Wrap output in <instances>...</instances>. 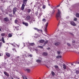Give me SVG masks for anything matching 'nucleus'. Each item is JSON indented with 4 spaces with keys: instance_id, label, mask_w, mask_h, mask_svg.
Wrapping results in <instances>:
<instances>
[{
    "instance_id": "46",
    "label": "nucleus",
    "mask_w": 79,
    "mask_h": 79,
    "mask_svg": "<svg viewBox=\"0 0 79 79\" xmlns=\"http://www.w3.org/2000/svg\"><path fill=\"white\" fill-rule=\"evenodd\" d=\"M2 43H0V47H1V46H2Z\"/></svg>"
},
{
    "instance_id": "18",
    "label": "nucleus",
    "mask_w": 79,
    "mask_h": 79,
    "mask_svg": "<svg viewBox=\"0 0 79 79\" xmlns=\"http://www.w3.org/2000/svg\"><path fill=\"white\" fill-rule=\"evenodd\" d=\"M44 42H45V40H41L40 41V43H44Z\"/></svg>"
},
{
    "instance_id": "50",
    "label": "nucleus",
    "mask_w": 79,
    "mask_h": 79,
    "mask_svg": "<svg viewBox=\"0 0 79 79\" xmlns=\"http://www.w3.org/2000/svg\"><path fill=\"white\" fill-rule=\"evenodd\" d=\"M12 50H14V51H15V52H16V49H13Z\"/></svg>"
},
{
    "instance_id": "15",
    "label": "nucleus",
    "mask_w": 79,
    "mask_h": 79,
    "mask_svg": "<svg viewBox=\"0 0 79 79\" xmlns=\"http://www.w3.org/2000/svg\"><path fill=\"white\" fill-rule=\"evenodd\" d=\"M4 74L7 76H9V74L7 72H4Z\"/></svg>"
},
{
    "instance_id": "45",
    "label": "nucleus",
    "mask_w": 79,
    "mask_h": 79,
    "mask_svg": "<svg viewBox=\"0 0 79 79\" xmlns=\"http://www.w3.org/2000/svg\"><path fill=\"white\" fill-rule=\"evenodd\" d=\"M29 56H30V57H32V55L31 54H30V55L29 54Z\"/></svg>"
},
{
    "instance_id": "40",
    "label": "nucleus",
    "mask_w": 79,
    "mask_h": 79,
    "mask_svg": "<svg viewBox=\"0 0 79 79\" xmlns=\"http://www.w3.org/2000/svg\"><path fill=\"white\" fill-rule=\"evenodd\" d=\"M57 53L58 54H59V55H60V51H57Z\"/></svg>"
},
{
    "instance_id": "43",
    "label": "nucleus",
    "mask_w": 79,
    "mask_h": 79,
    "mask_svg": "<svg viewBox=\"0 0 79 79\" xmlns=\"http://www.w3.org/2000/svg\"><path fill=\"white\" fill-rule=\"evenodd\" d=\"M74 21H77V18H74Z\"/></svg>"
},
{
    "instance_id": "31",
    "label": "nucleus",
    "mask_w": 79,
    "mask_h": 79,
    "mask_svg": "<svg viewBox=\"0 0 79 79\" xmlns=\"http://www.w3.org/2000/svg\"><path fill=\"white\" fill-rule=\"evenodd\" d=\"M38 48H43V46H38Z\"/></svg>"
},
{
    "instance_id": "53",
    "label": "nucleus",
    "mask_w": 79,
    "mask_h": 79,
    "mask_svg": "<svg viewBox=\"0 0 79 79\" xmlns=\"http://www.w3.org/2000/svg\"><path fill=\"white\" fill-rule=\"evenodd\" d=\"M22 77H23V79H25L24 78H25V77H24V76H23Z\"/></svg>"
},
{
    "instance_id": "62",
    "label": "nucleus",
    "mask_w": 79,
    "mask_h": 79,
    "mask_svg": "<svg viewBox=\"0 0 79 79\" xmlns=\"http://www.w3.org/2000/svg\"><path fill=\"white\" fill-rule=\"evenodd\" d=\"M8 44V43H7V44Z\"/></svg>"
},
{
    "instance_id": "28",
    "label": "nucleus",
    "mask_w": 79,
    "mask_h": 79,
    "mask_svg": "<svg viewBox=\"0 0 79 79\" xmlns=\"http://www.w3.org/2000/svg\"><path fill=\"white\" fill-rule=\"evenodd\" d=\"M27 13H30V12H31V9H27Z\"/></svg>"
},
{
    "instance_id": "48",
    "label": "nucleus",
    "mask_w": 79,
    "mask_h": 79,
    "mask_svg": "<svg viewBox=\"0 0 79 79\" xmlns=\"http://www.w3.org/2000/svg\"><path fill=\"white\" fill-rule=\"evenodd\" d=\"M23 44L24 47H25V43H23Z\"/></svg>"
},
{
    "instance_id": "24",
    "label": "nucleus",
    "mask_w": 79,
    "mask_h": 79,
    "mask_svg": "<svg viewBox=\"0 0 79 79\" xmlns=\"http://www.w3.org/2000/svg\"><path fill=\"white\" fill-rule=\"evenodd\" d=\"M8 36L9 37H12V34L11 33H9L8 34Z\"/></svg>"
},
{
    "instance_id": "33",
    "label": "nucleus",
    "mask_w": 79,
    "mask_h": 79,
    "mask_svg": "<svg viewBox=\"0 0 79 79\" xmlns=\"http://www.w3.org/2000/svg\"><path fill=\"white\" fill-rule=\"evenodd\" d=\"M48 41L47 40L44 43V44L45 45V44H47V43H48Z\"/></svg>"
},
{
    "instance_id": "17",
    "label": "nucleus",
    "mask_w": 79,
    "mask_h": 79,
    "mask_svg": "<svg viewBox=\"0 0 79 79\" xmlns=\"http://www.w3.org/2000/svg\"><path fill=\"white\" fill-rule=\"evenodd\" d=\"M6 56H8V57H10V53L6 52Z\"/></svg>"
},
{
    "instance_id": "58",
    "label": "nucleus",
    "mask_w": 79,
    "mask_h": 79,
    "mask_svg": "<svg viewBox=\"0 0 79 79\" xmlns=\"http://www.w3.org/2000/svg\"><path fill=\"white\" fill-rule=\"evenodd\" d=\"M59 65H60L61 66V64L59 63Z\"/></svg>"
},
{
    "instance_id": "25",
    "label": "nucleus",
    "mask_w": 79,
    "mask_h": 79,
    "mask_svg": "<svg viewBox=\"0 0 79 79\" xmlns=\"http://www.w3.org/2000/svg\"><path fill=\"white\" fill-rule=\"evenodd\" d=\"M62 56H58L56 57V58H61Z\"/></svg>"
},
{
    "instance_id": "42",
    "label": "nucleus",
    "mask_w": 79,
    "mask_h": 79,
    "mask_svg": "<svg viewBox=\"0 0 79 79\" xmlns=\"http://www.w3.org/2000/svg\"><path fill=\"white\" fill-rule=\"evenodd\" d=\"M55 68H58V67L57 65L55 66Z\"/></svg>"
},
{
    "instance_id": "6",
    "label": "nucleus",
    "mask_w": 79,
    "mask_h": 79,
    "mask_svg": "<svg viewBox=\"0 0 79 79\" xmlns=\"http://www.w3.org/2000/svg\"><path fill=\"white\" fill-rule=\"evenodd\" d=\"M34 29L35 30H36V31H38V32H40V31L41 32H42V30L41 29H39L36 28H34Z\"/></svg>"
},
{
    "instance_id": "61",
    "label": "nucleus",
    "mask_w": 79,
    "mask_h": 79,
    "mask_svg": "<svg viewBox=\"0 0 79 79\" xmlns=\"http://www.w3.org/2000/svg\"><path fill=\"white\" fill-rule=\"evenodd\" d=\"M48 5H49V6H50V4H48Z\"/></svg>"
},
{
    "instance_id": "30",
    "label": "nucleus",
    "mask_w": 79,
    "mask_h": 79,
    "mask_svg": "<svg viewBox=\"0 0 79 79\" xmlns=\"http://www.w3.org/2000/svg\"><path fill=\"white\" fill-rule=\"evenodd\" d=\"M48 23H46L45 24V26L46 27H47L48 26Z\"/></svg>"
},
{
    "instance_id": "64",
    "label": "nucleus",
    "mask_w": 79,
    "mask_h": 79,
    "mask_svg": "<svg viewBox=\"0 0 79 79\" xmlns=\"http://www.w3.org/2000/svg\"><path fill=\"white\" fill-rule=\"evenodd\" d=\"M15 28H16V27H15Z\"/></svg>"
},
{
    "instance_id": "41",
    "label": "nucleus",
    "mask_w": 79,
    "mask_h": 79,
    "mask_svg": "<svg viewBox=\"0 0 79 79\" xmlns=\"http://www.w3.org/2000/svg\"><path fill=\"white\" fill-rule=\"evenodd\" d=\"M67 45H68V46H70L71 45H70V44H69V43H67Z\"/></svg>"
},
{
    "instance_id": "4",
    "label": "nucleus",
    "mask_w": 79,
    "mask_h": 79,
    "mask_svg": "<svg viewBox=\"0 0 79 79\" xmlns=\"http://www.w3.org/2000/svg\"><path fill=\"white\" fill-rule=\"evenodd\" d=\"M17 10V8L16 7H14L13 8V15H15V13H16V11Z\"/></svg>"
},
{
    "instance_id": "51",
    "label": "nucleus",
    "mask_w": 79,
    "mask_h": 79,
    "mask_svg": "<svg viewBox=\"0 0 79 79\" xmlns=\"http://www.w3.org/2000/svg\"><path fill=\"white\" fill-rule=\"evenodd\" d=\"M16 45H17V47H19V45H17V44H16Z\"/></svg>"
},
{
    "instance_id": "21",
    "label": "nucleus",
    "mask_w": 79,
    "mask_h": 79,
    "mask_svg": "<svg viewBox=\"0 0 79 79\" xmlns=\"http://www.w3.org/2000/svg\"><path fill=\"white\" fill-rule=\"evenodd\" d=\"M26 19H27V20H29L30 19H31V17H30V16H27L26 17Z\"/></svg>"
},
{
    "instance_id": "19",
    "label": "nucleus",
    "mask_w": 79,
    "mask_h": 79,
    "mask_svg": "<svg viewBox=\"0 0 79 79\" xmlns=\"http://www.w3.org/2000/svg\"><path fill=\"white\" fill-rule=\"evenodd\" d=\"M1 40L3 42V43H5V40H4V38L3 37H2Z\"/></svg>"
},
{
    "instance_id": "10",
    "label": "nucleus",
    "mask_w": 79,
    "mask_h": 79,
    "mask_svg": "<svg viewBox=\"0 0 79 79\" xmlns=\"http://www.w3.org/2000/svg\"><path fill=\"white\" fill-rule=\"evenodd\" d=\"M35 50L36 51L37 53H40V50L37 49H35Z\"/></svg>"
},
{
    "instance_id": "7",
    "label": "nucleus",
    "mask_w": 79,
    "mask_h": 79,
    "mask_svg": "<svg viewBox=\"0 0 79 79\" xmlns=\"http://www.w3.org/2000/svg\"><path fill=\"white\" fill-rule=\"evenodd\" d=\"M52 15L50 14H48V19L47 20H49L50 19V17H52Z\"/></svg>"
},
{
    "instance_id": "9",
    "label": "nucleus",
    "mask_w": 79,
    "mask_h": 79,
    "mask_svg": "<svg viewBox=\"0 0 79 79\" xmlns=\"http://www.w3.org/2000/svg\"><path fill=\"white\" fill-rule=\"evenodd\" d=\"M25 55L26 57H29V54L27 52H25Z\"/></svg>"
},
{
    "instance_id": "12",
    "label": "nucleus",
    "mask_w": 79,
    "mask_h": 79,
    "mask_svg": "<svg viewBox=\"0 0 79 79\" xmlns=\"http://www.w3.org/2000/svg\"><path fill=\"white\" fill-rule=\"evenodd\" d=\"M42 55L43 56H47L48 55V53L47 52H44L42 54Z\"/></svg>"
},
{
    "instance_id": "32",
    "label": "nucleus",
    "mask_w": 79,
    "mask_h": 79,
    "mask_svg": "<svg viewBox=\"0 0 79 79\" xmlns=\"http://www.w3.org/2000/svg\"><path fill=\"white\" fill-rule=\"evenodd\" d=\"M5 33H2L1 34V36H5Z\"/></svg>"
},
{
    "instance_id": "2",
    "label": "nucleus",
    "mask_w": 79,
    "mask_h": 79,
    "mask_svg": "<svg viewBox=\"0 0 79 79\" xmlns=\"http://www.w3.org/2000/svg\"><path fill=\"white\" fill-rule=\"evenodd\" d=\"M23 4L21 7L22 10H24V7L25 6V5L24 4H26V3H27V0L23 1Z\"/></svg>"
},
{
    "instance_id": "14",
    "label": "nucleus",
    "mask_w": 79,
    "mask_h": 79,
    "mask_svg": "<svg viewBox=\"0 0 79 79\" xmlns=\"http://www.w3.org/2000/svg\"><path fill=\"white\" fill-rule=\"evenodd\" d=\"M4 20L5 21H9V19H8V18L6 17L4 19Z\"/></svg>"
},
{
    "instance_id": "59",
    "label": "nucleus",
    "mask_w": 79,
    "mask_h": 79,
    "mask_svg": "<svg viewBox=\"0 0 79 79\" xmlns=\"http://www.w3.org/2000/svg\"><path fill=\"white\" fill-rule=\"evenodd\" d=\"M50 48H48V50H49V49H50Z\"/></svg>"
},
{
    "instance_id": "49",
    "label": "nucleus",
    "mask_w": 79,
    "mask_h": 79,
    "mask_svg": "<svg viewBox=\"0 0 79 79\" xmlns=\"http://www.w3.org/2000/svg\"><path fill=\"white\" fill-rule=\"evenodd\" d=\"M24 77L25 79H28L27 78V77L26 76H24Z\"/></svg>"
},
{
    "instance_id": "8",
    "label": "nucleus",
    "mask_w": 79,
    "mask_h": 79,
    "mask_svg": "<svg viewBox=\"0 0 79 79\" xmlns=\"http://www.w3.org/2000/svg\"><path fill=\"white\" fill-rule=\"evenodd\" d=\"M60 44V43L59 42H57L55 43L54 45H56V46H58Z\"/></svg>"
},
{
    "instance_id": "39",
    "label": "nucleus",
    "mask_w": 79,
    "mask_h": 79,
    "mask_svg": "<svg viewBox=\"0 0 79 79\" xmlns=\"http://www.w3.org/2000/svg\"><path fill=\"white\" fill-rule=\"evenodd\" d=\"M55 12V10H53L52 13V15H53V13Z\"/></svg>"
},
{
    "instance_id": "13",
    "label": "nucleus",
    "mask_w": 79,
    "mask_h": 79,
    "mask_svg": "<svg viewBox=\"0 0 79 79\" xmlns=\"http://www.w3.org/2000/svg\"><path fill=\"white\" fill-rule=\"evenodd\" d=\"M36 61L38 63H40L41 62V60L39 59L36 60Z\"/></svg>"
},
{
    "instance_id": "1",
    "label": "nucleus",
    "mask_w": 79,
    "mask_h": 79,
    "mask_svg": "<svg viewBox=\"0 0 79 79\" xmlns=\"http://www.w3.org/2000/svg\"><path fill=\"white\" fill-rule=\"evenodd\" d=\"M61 11L59 9H58L57 13H56V18H57V19L58 20V18H61Z\"/></svg>"
},
{
    "instance_id": "22",
    "label": "nucleus",
    "mask_w": 79,
    "mask_h": 79,
    "mask_svg": "<svg viewBox=\"0 0 79 79\" xmlns=\"http://www.w3.org/2000/svg\"><path fill=\"white\" fill-rule=\"evenodd\" d=\"M26 71H27V73H30L31 72V70L29 69H26Z\"/></svg>"
},
{
    "instance_id": "27",
    "label": "nucleus",
    "mask_w": 79,
    "mask_h": 79,
    "mask_svg": "<svg viewBox=\"0 0 79 79\" xmlns=\"http://www.w3.org/2000/svg\"><path fill=\"white\" fill-rule=\"evenodd\" d=\"M51 73L52 76H55V73H54L52 71Z\"/></svg>"
},
{
    "instance_id": "60",
    "label": "nucleus",
    "mask_w": 79,
    "mask_h": 79,
    "mask_svg": "<svg viewBox=\"0 0 79 79\" xmlns=\"http://www.w3.org/2000/svg\"><path fill=\"white\" fill-rule=\"evenodd\" d=\"M1 29L0 28V31H1Z\"/></svg>"
},
{
    "instance_id": "57",
    "label": "nucleus",
    "mask_w": 79,
    "mask_h": 79,
    "mask_svg": "<svg viewBox=\"0 0 79 79\" xmlns=\"http://www.w3.org/2000/svg\"><path fill=\"white\" fill-rule=\"evenodd\" d=\"M45 31H47V29L46 27H45Z\"/></svg>"
},
{
    "instance_id": "23",
    "label": "nucleus",
    "mask_w": 79,
    "mask_h": 79,
    "mask_svg": "<svg viewBox=\"0 0 79 79\" xmlns=\"http://www.w3.org/2000/svg\"><path fill=\"white\" fill-rule=\"evenodd\" d=\"M76 74H79V69L76 70Z\"/></svg>"
},
{
    "instance_id": "36",
    "label": "nucleus",
    "mask_w": 79,
    "mask_h": 79,
    "mask_svg": "<svg viewBox=\"0 0 79 79\" xmlns=\"http://www.w3.org/2000/svg\"><path fill=\"white\" fill-rule=\"evenodd\" d=\"M42 14H43V13H42V12H40V16H41V15H42Z\"/></svg>"
},
{
    "instance_id": "3",
    "label": "nucleus",
    "mask_w": 79,
    "mask_h": 79,
    "mask_svg": "<svg viewBox=\"0 0 79 79\" xmlns=\"http://www.w3.org/2000/svg\"><path fill=\"white\" fill-rule=\"evenodd\" d=\"M26 44H27V45H28V46H34V45H35L34 43H26Z\"/></svg>"
},
{
    "instance_id": "5",
    "label": "nucleus",
    "mask_w": 79,
    "mask_h": 79,
    "mask_svg": "<svg viewBox=\"0 0 79 79\" xmlns=\"http://www.w3.org/2000/svg\"><path fill=\"white\" fill-rule=\"evenodd\" d=\"M70 24H71V25H72V26H76V23H75L73 21L70 22Z\"/></svg>"
},
{
    "instance_id": "16",
    "label": "nucleus",
    "mask_w": 79,
    "mask_h": 79,
    "mask_svg": "<svg viewBox=\"0 0 79 79\" xmlns=\"http://www.w3.org/2000/svg\"><path fill=\"white\" fill-rule=\"evenodd\" d=\"M63 66L64 69H66V65L64 64H63Z\"/></svg>"
},
{
    "instance_id": "11",
    "label": "nucleus",
    "mask_w": 79,
    "mask_h": 79,
    "mask_svg": "<svg viewBox=\"0 0 79 79\" xmlns=\"http://www.w3.org/2000/svg\"><path fill=\"white\" fill-rule=\"evenodd\" d=\"M23 24L24 25L26 26H28L29 25V24L25 22H23Z\"/></svg>"
},
{
    "instance_id": "55",
    "label": "nucleus",
    "mask_w": 79,
    "mask_h": 79,
    "mask_svg": "<svg viewBox=\"0 0 79 79\" xmlns=\"http://www.w3.org/2000/svg\"><path fill=\"white\" fill-rule=\"evenodd\" d=\"M31 23H32V21H31V22H30V24H31Z\"/></svg>"
},
{
    "instance_id": "47",
    "label": "nucleus",
    "mask_w": 79,
    "mask_h": 79,
    "mask_svg": "<svg viewBox=\"0 0 79 79\" xmlns=\"http://www.w3.org/2000/svg\"><path fill=\"white\" fill-rule=\"evenodd\" d=\"M72 43H75V41L74 40H73L72 41Z\"/></svg>"
},
{
    "instance_id": "29",
    "label": "nucleus",
    "mask_w": 79,
    "mask_h": 79,
    "mask_svg": "<svg viewBox=\"0 0 79 79\" xmlns=\"http://www.w3.org/2000/svg\"><path fill=\"white\" fill-rule=\"evenodd\" d=\"M15 24H17V23H18V20L17 19H16L15 20Z\"/></svg>"
},
{
    "instance_id": "56",
    "label": "nucleus",
    "mask_w": 79,
    "mask_h": 79,
    "mask_svg": "<svg viewBox=\"0 0 79 79\" xmlns=\"http://www.w3.org/2000/svg\"><path fill=\"white\" fill-rule=\"evenodd\" d=\"M70 34H71V35H73V34L72 33H71Z\"/></svg>"
},
{
    "instance_id": "26",
    "label": "nucleus",
    "mask_w": 79,
    "mask_h": 79,
    "mask_svg": "<svg viewBox=\"0 0 79 79\" xmlns=\"http://www.w3.org/2000/svg\"><path fill=\"white\" fill-rule=\"evenodd\" d=\"M76 16L77 17V18H79V14L78 13H77L76 15Z\"/></svg>"
},
{
    "instance_id": "54",
    "label": "nucleus",
    "mask_w": 79,
    "mask_h": 79,
    "mask_svg": "<svg viewBox=\"0 0 79 79\" xmlns=\"http://www.w3.org/2000/svg\"><path fill=\"white\" fill-rule=\"evenodd\" d=\"M60 6V5H58V6H57V7H59V6Z\"/></svg>"
},
{
    "instance_id": "20",
    "label": "nucleus",
    "mask_w": 79,
    "mask_h": 79,
    "mask_svg": "<svg viewBox=\"0 0 79 79\" xmlns=\"http://www.w3.org/2000/svg\"><path fill=\"white\" fill-rule=\"evenodd\" d=\"M60 23L61 24H63V21H62V20H61V19H60V20L59 22V23H58V25H59V24H60Z\"/></svg>"
},
{
    "instance_id": "38",
    "label": "nucleus",
    "mask_w": 79,
    "mask_h": 79,
    "mask_svg": "<svg viewBox=\"0 0 79 79\" xmlns=\"http://www.w3.org/2000/svg\"><path fill=\"white\" fill-rule=\"evenodd\" d=\"M15 43H14V44H11L13 46H14V47H15V44H14Z\"/></svg>"
},
{
    "instance_id": "34",
    "label": "nucleus",
    "mask_w": 79,
    "mask_h": 79,
    "mask_svg": "<svg viewBox=\"0 0 79 79\" xmlns=\"http://www.w3.org/2000/svg\"><path fill=\"white\" fill-rule=\"evenodd\" d=\"M46 7L45 6L43 5L42 7V8H43V9H45V8Z\"/></svg>"
},
{
    "instance_id": "52",
    "label": "nucleus",
    "mask_w": 79,
    "mask_h": 79,
    "mask_svg": "<svg viewBox=\"0 0 79 79\" xmlns=\"http://www.w3.org/2000/svg\"><path fill=\"white\" fill-rule=\"evenodd\" d=\"M74 64H75V63H73V64H72L71 65H73V66H75V65H74Z\"/></svg>"
},
{
    "instance_id": "44",
    "label": "nucleus",
    "mask_w": 79,
    "mask_h": 79,
    "mask_svg": "<svg viewBox=\"0 0 79 79\" xmlns=\"http://www.w3.org/2000/svg\"><path fill=\"white\" fill-rule=\"evenodd\" d=\"M35 19H33L32 20V21H35Z\"/></svg>"
},
{
    "instance_id": "63",
    "label": "nucleus",
    "mask_w": 79,
    "mask_h": 79,
    "mask_svg": "<svg viewBox=\"0 0 79 79\" xmlns=\"http://www.w3.org/2000/svg\"><path fill=\"white\" fill-rule=\"evenodd\" d=\"M48 2H49V1H48Z\"/></svg>"
},
{
    "instance_id": "35",
    "label": "nucleus",
    "mask_w": 79,
    "mask_h": 79,
    "mask_svg": "<svg viewBox=\"0 0 79 79\" xmlns=\"http://www.w3.org/2000/svg\"><path fill=\"white\" fill-rule=\"evenodd\" d=\"M43 21H44V22H45L46 21V20L45 19H43L42 20Z\"/></svg>"
},
{
    "instance_id": "37",
    "label": "nucleus",
    "mask_w": 79,
    "mask_h": 79,
    "mask_svg": "<svg viewBox=\"0 0 79 79\" xmlns=\"http://www.w3.org/2000/svg\"><path fill=\"white\" fill-rule=\"evenodd\" d=\"M9 16H10V17H12V14H9Z\"/></svg>"
}]
</instances>
